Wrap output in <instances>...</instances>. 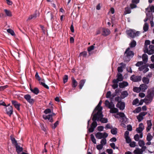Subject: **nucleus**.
Listing matches in <instances>:
<instances>
[{"mask_svg":"<svg viewBox=\"0 0 154 154\" xmlns=\"http://www.w3.org/2000/svg\"><path fill=\"white\" fill-rule=\"evenodd\" d=\"M106 141L105 139H102L100 142L101 144L103 146H104L106 143Z\"/></svg>","mask_w":154,"mask_h":154,"instance_id":"51","label":"nucleus"},{"mask_svg":"<svg viewBox=\"0 0 154 154\" xmlns=\"http://www.w3.org/2000/svg\"><path fill=\"white\" fill-rule=\"evenodd\" d=\"M127 35L132 38H134L138 36L140 33V32L136 31L134 30L130 29L127 31Z\"/></svg>","mask_w":154,"mask_h":154,"instance_id":"3","label":"nucleus"},{"mask_svg":"<svg viewBox=\"0 0 154 154\" xmlns=\"http://www.w3.org/2000/svg\"><path fill=\"white\" fill-rule=\"evenodd\" d=\"M130 48H128L126 50L125 53V57H124V60L128 61L130 60V58L132 57L134 55L133 52L131 51H130Z\"/></svg>","mask_w":154,"mask_h":154,"instance_id":"2","label":"nucleus"},{"mask_svg":"<svg viewBox=\"0 0 154 154\" xmlns=\"http://www.w3.org/2000/svg\"><path fill=\"white\" fill-rule=\"evenodd\" d=\"M140 134L139 135L138 134H137L135 135L134 137V140L136 141H139V140L140 139Z\"/></svg>","mask_w":154,"mask_h":154,"instance_id":"48","label":"nucleus"},{"mask_svg":"<svg viewBox=\"0 0 154 154\" xmlns=\"http://www.w3.org/2000/svg\"><path fill=\"white\" fill-rule=\"evenodd\" d=\"M125 104L124 102H119L117 103L116 106L120 110H123L125 109Z\"/></svg>","mask_w":154,"mask_h":154,"instance_id":"14","label":"nucleus"},{"mask_svg":"<svg viewBox=\"0 0 154 154\" xmlns=\"http://www.w3.org/2000/svg\"><path fill=\"white\" fill-rule=\"evenodd\" d=\"M117 115H119L122 118L125 116L124 113L121 112L117 113Z\"/></svg>","mask_w":154,"mask_h":154,"instance_id":"58","label":"nucleus"},{"mask_svg":"<svg viewBox=\"0 0 154 154\" xmlns=\"http://www.w3.org/2000/svg\"><path fill=\"white\" fill-rule=\"evenodd\" d=\"M142 81L145 84H147L149 83V79L147 77H143L142 79Z\"/></svg>","mask_w":154,"mask_h":154,"instance_id":"34","label":"nucleus"},{"mask_svg":"<svg viewBox=\"0 0 154 154\" xmlns=\"http://www.w3.org/2000/svg\"><path fill=\"white\" fill-rule=\"evenodd\" d=\"M59 124V122L58 121H57L54 124V126L52 127V128L55 129L57 126Z\"/></svg>","mask_w":154,"mask_h":154,"instance_id":"64","label":"nucleus"},{"mask_svg":"<svg viewBox=\"0 0 154 154\" xmlns=\"http://www.w3.org/2000/svg\"><path fill=\"white\" fill-rule=\"evenodd\" d=\"M31 91L35 94H37L39 92L38 89L37 88H35L33 89H31Z\"/></svg>","mask_w":154,"mask_h":154,"instance_id":"38","label":"nucleus"},{"mask_svg":"<svg viewBox=\"0 0 154 154\" xmlns=\"http://www.w3.org/2000/svg\"><path fill=\"white\" fill-rule=\"evenodd\" d=\"M138 144L141 148L143 149L144 150H145L146 149L147 147L146 146H144L145 143L143 140H140L138 141Z\"/></svg>","mask_w":154,"mask_h":154,"instance_id":"17","label":"nucleus"},{"mask_svg":"<svg viewBox=\"0 0 154 154\" xmlns=\"http://www.w3.org/2000/svg\"><path fill=\"white\" fill-rule=\"evenodd\" d=\"M115 107V105L113 103L111 102H110V104L109 105V106H108V107L110 109H112V108H113Z\"/></svg>","mask_w":154,"mask_h":154,"instance_id":"50","label":"nucleus"},{"mask_svg":"<svg viewBox=\"0 0 154 154\" xmlns=\"http://www.w3.org/2000/svg\"><path fill=\"white\" fill-rule=\"evenodd\" d=\"M131 13V10L130 8L127 7L125 8V14H130Z\"/></svg>","mask_w":154,"mask_h":154,"instance_id":"41","label":"nucleus"},{"mask_svg":"<svg viewBox=\"0 0 154 154\" xmlns=\"http://www.w3.org/2000/svg\"><path fill=\"white\" fill-rule=\"evenodd\" d=\"M15 146L16 148L17 152L18 153H19L23 151L22 148L20 147L18 144Z\"/></svg>","mask_w":154,"mask_h":154,"instance_id":"32","label":"nucleus"},{"mask_svg":"<svg viewBox=\"0 0 154 154\" xmlns=\"http://www.w3.org/2000/svg\"><path fill=\"white\" fill-rule=\"evenodd\" d=\"M133 91L136 92H139L141 91L140 87H134L133 88Z\"/></svg>","mask_w":154,"mask_h":154,"instance_id":"46","label":"nucleus"},{"mask_svg":"<svg viewBox=\"0 0 154 154\" xmlns=\"http://www.w3.org/2000/svg\"><path fill=\"white\" fill-rule=\"evenodd\" d=\"M87 55V53L85 51H84L80 54L79 55V56H82L83 57H85Z\"/></svg>","mask_w":154,"mask_h":154,"instance_id":"56","label":"nucleus"},{"mask_svg":"<svg viewBox=\"0 0 154 154\" xmlns=\"http://www.w3.org/2000/svg\"><path fill=\"white\" fill-rule=\"evenodd\" d=\"M43 118L45 119H48L50 122H53L52 116L49 115H44L43 116Z\"/></svg>","mask_w":154,"mask_h":154,"instance_id":"22","label":"nucleus"},{"mask_svg":"<svg viewBox=\"0 0 154 154\" xmlns=\"http://www.w3.org/2000/svg\"><path fill=\"white\" fill-rule=\"evenodd\" d=\"M146 17L144 20L145 22H146L148 20H150L153 19L152 14H150L149 13H147V12H146Z\"/></svg>","mask_w":154,"mask_h":154,"instance_id":"23","label":"nucleus"},{"mask_svg":"<svg viewBox=\"0 0 154 154\" xmlns=\"http://www.w3.org/2000/svg\"><path fill=\"white\" fill-rule=\"evenodd\" d=\"M7 32L10 33L11 35L13 36L15 35L14 32V31L11 29H7Z\"/></svg>","mask_w":154,"mask_h":154,"instance_id":"47","label":"nucleus"},{"mask_svg":"<svg viewBox=\"0 0 154 154\" xmlns=\"http://www.w3.org/2000/svg\"><path fill=\"white\" fill-rule=\"evenodd\" d=\"M117 79L119 81H122L123 79V78L122 75L120 73H118L117 74Z\"/></svg>","mask_w":154,"mask_h":154,"instance_id":"36","label":"nucleus"},{"mask_svg":"<svg viewBox=\"0 0 154 154\" xmlns=\"http://www.w3.org/2000/svg\"><path fill=\"white\" fill-rule=\"evenodd\" d=\"M142 59L143 62L145 63L148 61V56L146 54H144L142 56Z\"/></svg>","mask_w":154,"mask_h":154,"instance_id":"31","label":"nucleus"},{"mask_svg":"<svg viewBox=\"0 0 154 154\" xmlns=\"http://www.w3.org/2000/svg\"><path fill=\"white\" fill-rule=\"evenodd\" d=\"M148 67V66L146 65H143L139 67V70L140 71H142L144 73H145L149 70Z\"/></svg>","mask_w":154,"mask_h":154,"instance_id":"10","label":"nucleus"},{"mask_svg":"<svg viewBox=\"0 0 154 154\" xmlns=\"http://www.w3.org/2000/svg\"><path fill=\"white\" fill-rule=\"evenodd\" d=\"M111 132L113 134L115 135L116 134L117 132V128H114L111 129Z\"/></svg>","mask_w":154,"mask_h":154,"instance_id":"43","label":"nucleus"},{"mask_svg":"<svg viewBox=\"0 0 154 154\" xmlns=\"http://www.w3.org/2000/svg\"><path fill=\"white\" fill-rule=\"evenodd\" d=\"M24 98L27 102L30 103L32 104L33 103L34 100L33 99L31 98V97L30 95L27 94L25 95Z\"/></svg>","mask_w":154,"mask_h":154,"instance_id":"12","label":"nucleus"},{"mask_svg":"<svg viewBox=\"0 0 154 154\" xmlns=\"http://www.w3.org/2000/svg\"><path fill=\"white\" fill-rule=\"evenodd\" d=\"M128 95V93L127 91H123L121 93V97L122 99L124 98L125 97H127Z\"/></svg>","mask_w":154,"mask_h":154,"instance_id":"33","label":"nucleus"},{"mask_svg":"<svg viewBox=\"0 0 154 154\" xmlns=\"http://www.w3.org/2000/svg\"><path fill=\"white\" fill-rule=\"evenodd\" d=\"M4 11L6 15L8 16H11L12 15L11 11L7 9L4 10Z\"/></svg>","mask_w":154,"mask_h":154,"instance_id":"42","label":"nucleus"},{"mask_svg":"<svg viewBox=\"0 0 154 154\" xmlns=\"http://www.w3.org/2000/svg\"><path fill=\"white\" fill-rule=\"evenodd\" d=\"M6 113L7 114L9 115V116H10L13 114V108L12 106H10L9 105H8V106H6Z\"/></svg>","mask_w":154,"mask_h":154,"instance_id":"8","label":"nucleus"},{"mask_svg":"<svg viewBox=\"0 0 154 154\" xmlns=\"http://www.w3.org/2000/svg\"><path fill=\"white\" fill-rule=\"evenodd\" d=\"M128 83L126 82H122L119 83V86L120 88H123L128 86Z\"/></svg>","mask_w":154,"mask_h":154,"instance_id":"27","label":"nucleus"},{"mask_svg":"<svg viewBox=\"0 0 154 154\" xmlns=\"http://www.w3.org/2000/svg\"><path fill=\"white\" fill-rule=\"evenodd\" d=\"M145 151L142 148H136L134 151V154H142L143 152Z\"/></svg>","mask_w":154,"mask_h":154,"instance_id":"20","label":"nucleus"},{"mask_svg":"<svg viewBox=\"0 0 154 154\" xmlns=\"http://www.w3.org/2000/svg\"><path fill=\"white\" fill-rule=\"evenodd\" d=\"M144 52L147 53L149 55H151L154 53V45H150L149 48L146 47L144 50Z\"/></svg>","mask_w":154,"mask_h":154,"instance_id":"4","label":"nucleus"},{"mask_svg":"<svg viewBox=\"0 0 154 154\" xmlns=\"http://www.w3.org/2000/svg\"><path fill=\"white\" fill-rule=\"evenodd\" d=\"M149 29V25L148 24L146 23H145L143 26V32H146L148 31Z\"/></svg>","mask_w":154,"mask_h":154,"instance_id":"35","label":"nucleus"},{"mask_svg":"<svg viewBox=\"0 0 154 154\" xmlns=\"http://www.w3.org/2000/svg\"><path fill=\"white\" fill-rule=\"evenodd\" d=\"M108 134L104 132V133L98 132L95 134L96 137L98 139H101L102 138H105L108 136Z\"/></svg>","mask_w":154,"mask_h":154,"instance_id":"6","label":"nucleus"},{"mask_svg":"<svg viewBox=\"0 0 154 154\" xmlns=\"http://www.w3.org/2000/svg\"><path fill=\"white\" fill-rule=\"evenodd\" d=\"M129 145L131 147H134L136 146V142L134 141L131 142Z\"/></svg>","mask_w":154,"mask_h":154,"instance_id":"53","label":"nucleus"},{"mask_svg":"<svg viewBox=\"0 0 154 154\" xmlns=\"http://www.w3.org/2000/svg\"><path fill=\"white\" fill-rule=\"evenodd\" d=\"M110 33V31L107 29L103 28L102 34L103 35L106 36L108 35Z\"/></svg>","mask_w":154,"mask_h":154,"instance_id":"24","label":"nucleus"},{"mask_svg":"<svg viewBox=\"0 0 154 154\" xmlns=\"http://www.w3.org/2000/svg\"><path fill=\"white\" fill-rule=\"evenodd\" d=\"M122 122L123 123H126L128 122V119L125 116L122 118Z\"/></svg>","mask_w":154,"mask_h":154,"instance_id":"49","label":"nucleus"},{"mask_svg":"<svg viewBox=\"0 0 154 154\" xmlns=\"http://www.w3.org/2000/svg\"><path fill=\"white\" fill-rule=\"evenodd\" d=\"M35 77L36 79H38L39 81L41 80V79L38 75V73L37 72L35 75Z\"/></svg>","mask_w":154,"mask_h":154,"instance_id":"62","label":"nucleus"},{"mask_svg":"<svg viewBox=\"0 0 154 154\" xmlns=\"http://www.w3.org/2000/svg\"><path fill=\"white\" fill-rule=\"evenodd\" d=\"M86 81L85 79L81 80L79 82V87L80 89H82Z\"/></svg>","mask_w":154,"mask_h":154,"instance_id":"30","label":"nucleus"},{"mask_svg":"<svg viewBox=\"0 0 154 154\" xmlns=\"http://www.w3.org/2000/svg\"><path fill=\"white\" fill-rule=\"evenodd\" d=\"M147 125L146 128V130L147 132H148L151 128L152 124L150 120H148L147 122Z\"/></svg>","mask_w":154,"mask_h":154,"instance_id":"26","label":"nucleus"},{"mask_svg":"<svg viewBox=\"0 0 154 154\" xmlns=\"http://www.w3.org/2000/svg\"><path fill=\"white\" fill-rule=\"evenodd\" d=\"M126 141L127 143H130L131 142V140L129 137H125Z\"/></svg>","mask_w":154,"mask_h":154,"instance_id":"55","label":"nucleus"},{"mask_svg":"<svg viewBox=\"0 0 154 154\" xmlns=\"http://www.w3.org/2000/svg\"><path fill=\"white\" fill-rule=\"evenodd\" d=\"M139 87L141 91L143 92H145L146 90L148 88V86L144 84H142L140 85Z\"/></svg>","mask_w":154,"mask_h":154,"instance_id":"19","label":"nucleus"},{"mask_svg":"<svg viewBox=\"0 0 154 154\" xmlns=\"http://www.w3.org/2000/svg\"><path fill=\"white\" fill-rule=\"evenodd\" d=\"M153 138V137L151 135L150 133H149L147 134L146 139L148 141H151Z\"/></svg>","mask_w":154,"mask_h":154,"instance_id":"37","label":"nucleus"},{"mask_svg":"<svg viewBox=\"0 0 154 154\" xmlns=\"http://www.w3.org/2000/svg\"><path fill=\"white\" fill-rule=\"evenodd\" d=\"M94 45H91L88 48V50L89 52L91 51L94 50Z\"/></svg>","mask_w":154,"mask_h":154,"instance_id":"60","label":"nucleus"},{"mask_svg":"<svg viewBox=\"0 0 154 154\" xmlns=\"http://www.w3.org/2000/svg\"><path fill=\"white\" fill-rule=\"evenodd\" d=\"M147 95L153 98L154 96V88H152L148 90Z\"/></svg>","mask_w":154,"mask_h":154,"instance_id":"21","label":"nucleus"},{"mask_svg":"<svg viewBox=\"0 0 154 154\" xmlns=\"http://www.w3.org/2000/svg\"><path fill=\"white\" fill-rule=\"evenodd\" d=\"M103 146L101 144L97 145V148L99 150H101L103 148Z\"/></svg>","mask_w":154,"mask_h":154,"instance_id":"59","label":"nucleus"},{"mask_svg":"<svg viewBox=\"0 0 154 154\" xmlns=\"http://www.w3.org/2000/svg\"><path fill=\"white\" fill-rule=\"evenodd\" d=\"M68 76L66 75H64L63 78V82L64 84L66 82L68 81Z\"/></svg>","mask_w":154,"mask_h":154,"instance_id":"52","label":"nucleus"},{"mask_svg":"<svg viewBox=\"0 0 154 154\" xmlns=\"http://www.w3.org/2000/svg\"><path fill=\"white\" fill-rule=\"evenodd\" d=\"M154 12V6L153 5L149 6L146 9V13L147 12L150 14H152V12Z\"/></svg>","mask_w":154,"mask_h":154,"instance_id":"18","label":"nucleus"},{"mask_svg":"<svg viewBox=\"0 0 154 154\" xmlns=\"http://www.w3.org/2000/svg\"><path fill=\"white\" fill-rule=\"evenodd\" d=\"M136 45V42L134 40H133L132 41L130 44V46L131 48H133L135 47Z\"/></svg>","mask_w":154,"mask_h":154,"instance_id":"40","label":"nucleus"},{"mask_svg":"<svg viewBox=\"0 0 154 154\" xmlns=\"http://www.w3.org/2000/svg\"><path fill=\"white\" fill-rule=\"evenodd\" d=\"M38 16L37 14L35 12L34 14L29 16L27 20V21H28L32 19H35Z\"/></svg>","mask_w":154,"mask_h":154,"instance_id":"25","label":"nucleus"},{"mask_svg":"<svg viewBox=\"0 0 154 154\" xmlns=\"http://www.w3.org/2000/svg\"><path fill=\"white\" fill-rule=\"evenodd\" d=\"M46 18L50 19L51 21L53 23L54 20V15L51 12H48L46 14Z\"/></svg>","mask_w":154,"mask_h":154,"instance_id":"11","label":"nucleus"},{"mask_svg":"<svg viewBox=\"0 0 154 154\" xmlns=\"http://www.w3.org/2000/svg\"><path fill=\"white\" fill-rule=\"evenodd\" d=\"M152 100V98L147 95L144 99L143 101H142V102H144L146 104H148L151 103Z\"/></svg>","mask_w":154,"mask_h":154,"instance_id":"15","label":"nucleus"},{"mask_svg":"<svg viewBox=\"0 0 154 154\" xmlns=\"http://www.w3.org/2000/svg\"><path fill=\"white\" fill-rule=\"evenodd\" d=\"M144 126L142 123L139 124V127L136 128V131L138 133L140 134V138L143 137V133L142 131L144 129Z\"/></svg>","mask_w":154,"mask_h":154,"instance_id":"5","label":"nucleus"},{"mask_svg":"<svg viewBox=\"0 0 154 154\" xmlns=\"http://www.w3.org/2000/svg\"><path fill=\"white\" fill-rule=\"evenodd\" d=\"M111 95V93L110 91L107 92L106 94V97L107 98H109L110 97Z\"/></svg>","mask_w":154,"mask_h":154,"instance_id":"63","label":"nucleus"},{"mask_svg":"<svg viewBox=\"0 0 154 154\" xmlns=\"http://www.w3.org/2000/svg\"><path fill=\"white\" fill-rule=\"evenodd\" d=\"M91 140L94 143L96 144V140L95 138L94 137L93 134H91Z\"/></svg>","mask_w":154,"mask_h":154,"instance_id":"45","label":"nucleus"},{"mask_svg":"<svg viewBox=\"0 0 154 154\" xmlns=\"http://www.w3.org/2000/svg\"><path fill=\"white\" fill-rule=\"evenodd\" d=\"M11 103L14 106V107L18 111L20 109V104L16 100H12Z\"/></svg>","mask_w":154,"mask_h":154,"instance_id":"16","label":"nucleus"},{"mask_svg":"<svg viewBox=\"0 0 154 154\" xmlns=\"http://www.w3.org/2000/svg\"><path fill=\"white\" fill-rule=\"evenodd\" d=\"M40 83L41 85L44 86L45 88L47 89H49V88L48 87V86L47 85H46L45 83L43 82H40Z\"/></svg>","mask_w":154,"mask_h":154,"instance_id":"57","label":"nucleus"},{"mask_svg":"<svg viewBox=\"0 0 154 154\" xmlns=\"http://www.w3.org/2000/svg\"><path fill=\"white\" fill-rule=\"evenodd\" d=\"M118 109L115 107L110 109V112L111 113H116L118 112Z\"/></svg>","mask_w":154,"mask_h":154,"instance_id":"39","label":"nucleus"},{"mask_svg":"<svg viewBox=\"0 0 154 154\" xmlns=\"http://www.w3.org/2000/svg\"><path fill=\"white\" fill-rule=\"evenodd\" d=\"M51 112V109H46L44 111V112L45 114H47L48 113Z\"/></svg>","mask_w":154,"mask_h":154,"instance_id":"61","label":"nucleus"},{"mask_svg":"<svg viewBox=\"0 0 154 154\" xmlns=\"http://www.w3.org/2000/svg\"><path fill=\"white\" fill-rule=\"evenodd\" d=\"M11 140L12 141V143L14 144L15 146L17 145L18 143L17 141L16 140L15 138L14 137H13L12 135L10 136Z\"/></svg>","mask_w":154,"mask_h":154,"instance_id":"29","label":"nucleus"},{"mask_svg":"<svg viewBox=\"0 0 154 154\" xmlns=\"http://www.w3.org/2000/svg\"><path fill=\"white\" fill-rule=\"evenodd\" d=\"M103 116L102 112L95 113L93 116L92 120L93 122L91 124V127L88 128L89 123L90 120H89L88 122L87 128L89 132H92L94 130L95 128L97 126V124L96 121H100L103 123H106L108 122V119L106 118H103Z\"/></svg>","mask_w":154,"mask_h":154,"instance_id":"1","label":"nucleus"},{"mask_svg":"<svg viewBox=\"0 0 154 154\" xmlns=\"http://www.w3.org/2000/svg\"><path fill=\"white\" fill-rule=\"evenodd\" d=\"M72 86L73 88H75L77 85L78 83L74 78L72 77Z\"/></svg>","mask_w":154,"mask_h":154,"instance_id":"28","label":"nucleus"},{"mask_svg":"<svg viewBox=\"0 0 154 154\" xmlns=\"http://www.w3.org/2000/svg\"><path fill=\"white\" fill-rule=\"evenodd\" d=\"M139 100L137 98L134 100L133 102V105H136L138 103Z\"/></svg>","mask_w":154,"mask_h":154,"instance_id":"54","label":"nucleus"},{"mask_svg":"<svg viewBox=\"0 0 154 154\" xmlns=\"http://www.w3.org/2000/svg\"><path fill=\"white\" fill-rule=\"evenodd\" d=\"M150 43V41L149 40H146L145 41V45L144 46V49L143 50H144V49H145V48L146 47H148L147 46L148 45H149Z\"/></svg>","mask_w":154,"mask_h":154,"instance_id":"44","label":"nucleus"},{"mask_svg":"<svg viewBox=\"0 0 154 154\" xmlns=\"http://www.w3.org/2000/svg\"><path fill=\"white\" fill-rule=\"evenodd\" d=\"M102 101L100 100L97 106H96L93 112H95L96 113H98L102 112V107L101 106V105L102 103Z\"/></svg>","mask_w":154,"mask_h":154,"instance_id":"7","label":"nucleus"},{"mask_svg":"<svg viewBox=\"0 0 154 154\" xmlns=\"http://www.w3.org/2000/svg\"><path fill=\"white\" fill-rule=\"evenodd\" d=\"M147 114L145 112H142L137 116V119L139 122H140L143 119V117Z\"/></svg>","mask_w":154,"mask_h":154,"instance_id":"13","label":"nucleus"},{"mask_svg":"<svg viewBox=\"0 0 154 154\" xmlns=\"http://www.w3.org/2000/svg\"><path fill=\"white\" fill-rule=\"evenodd\" d=\"M130 79L134 82H138L141 80V77L140 76H135L134 75H133L131 77Z\"/></svg>","mask_w":154,"mask_h":154,"instance_id":"9","label":"nucleus"}]
</instances>
